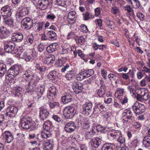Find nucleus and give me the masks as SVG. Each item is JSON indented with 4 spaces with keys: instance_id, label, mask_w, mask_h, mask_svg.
I'll return each mask as SVG.
<instances>
[{
    "instance_id": "nucleus-1",
    "label": "nucleus",
    "mask_w": 150,
    "mask_h": 150,
    "mask_svg": "<svg viewBox=\"0 0 150 150\" xmlns=\"http://www.w3.org/2000/svg\"><path fill=\"white\" fill-rule=\"evenodd\" d=\"M19 68L16 65L12 66L8 71L7 74L6 75V79L11 81L15 78L19 73Z\"/></svg>"
},
{
    "instance_id": "nucleus-2",
    "label": "nucleus",
    "mask_w": 150,
    "mask_h": 150,
    "mask_svg": "<svg viewBox=\"0 0 150 150\" xmlns=\"http://www.w3.org/2000/svg\"><path fill=\"white\" fill-rule=\"evenodd\" d=\"M124 89L118 88L116 91L115 95V97L117 98L122 105L127 103L128 101V98L124 94Z\"/></svg>"
},
{
    "instance_id": "nucleus-3",
    "label": "nucleus",
    "mask_w": 150,
    "mask_h": 150,
    "mask_svg": "<svg viewBox=\"0 0 150 150\" xmlns=\"http://www.w3.org/2000/svg\"><path fill=\"white\" fill-rule=\"evenodd\" d=\"M20 124L21 127L25 129H28L32 125L31 118L27 115L22 117L21 118Z\"/></svg>"
},
{
    "instance_id": "nucleus-4",
    "label": "nucleus",
    "mask_w": 150,
    "mask_h": 150,
    "mask_svg": "<svg viewBox=\"0 0 150 150\" xmlns=\"http://www.w3.org/2000/svg\"><path fill=\"white\" fill-rule=\"evenodd\" d=\"M146 91H145L143 89L139 88L138 89L136 96L137 100L139 101L143 102L144 100H146L149 98V93Z\"/></svg>"
},
{
    "instance_id": "nucleus-5",
    "label": "nucleus",
    "mask_w": 150,
    "mask_h": 150,
    "mask_svg": "<svg viewBox=\"0 0 150 150\" xmlns=\"http://www.w3.org/2000/svg\"><path fill=\"white\" fill-rule=\"evenodd\" d=\"M111 137L113 138H117V141L120 145H124L125 142V138L123 137L120 131H114L110 134Z\"/></svg>"
},
{
    "instance_id": "nucleus-6",
    "label": "nucleus",
    "mask_w": 150,
    "mask_h": 150,
    "mask_svg": "<svg viewBox=\"0 0 150 150\" xmlns=\"http://www.w3.org/2000/svg\"><path fill=\"white\" fill-rule=\"evenodd\" d=\"M94 73V71L92 69H89L81 71L78 74L76 79L77 80L82 81L86 78L91 76Z\"/></svg>"
},
{
    "instance_id": "nucleus-7",
    "label": "nucleus",
    "mask_w": 150,
    "mask_h": 150,
    "mask_svg": "<svg viewBox=\"0 0 150 150\" xmlns=\"http://www.w3.org/2000/svg\"><path fill=\"white\" fill-rule=\"evenodd\" d=\"M134 112L137 115H139L143 112L145 110V106L143 104L135 102L132 106Z\"/></svg>"
},
{
    "instance_id": "nucleus-8",
    "label": "nucleus",
    "mask_w": 150,
    "mask_h": 150,
    "mask_svg": "<svg viewBox=\"0 0 150 150\" xmlns=\"http://www.w3.org/2000/svg\"><path fill=\"white\" fill-rule=\"evenodd\" d=\"M75 113L74 108L71 106L65 107L64 109V115L67 119L72 118Z\"/></svg>"
},
{
    "instance_id": "nucleus-9",
    "label": "nucleus",
    "mask_w": 150,
    "mask_h": 150,
    "mask_svg": "<svg viewBox=\"0 0 150 150\" xmlns=\"http://www.w3.org/2000/svg\"><path fill=\"white\" fill-rule=\"evenodd\" d=\"M22 27L23 28L29 30L33 26V21L30 18L26 17L24 18L21 21Z\"/></svg>"
},
{
    "instance_id": "nucleus-10",
    "label": "nucleus",
    "mask_w": 150,
    "mask_h": 150,
    "mask_svg": "<svg viewBox=\"0 0 150 150\" xmlns=\"http://www.w3.org/2000/svg\"><path fill=\"white\" fill-rule=\"evenodd\" d=\"M11 6L8 5L5 6L1 8V13L4 18H6L11 16Z\"/></svg>"
},
{
    "instance_id": "nucleus-11",
    "label": "nucleus",
    "mask_w": 150,
    "mask_h": 150,
    "mask_svg": "<svg viewBox=\"0 0 150 150\" xmlns=\"http://www.w3.org/2000/svg\"><path fill=\"white\" fill-rule=\"evenodd\" d=\"M92 104L90 102L86 103L83 105L82 113L86 115H88L92 113Z\"/></svg>"
},
{
    "instance_id": "nucleus-12",
    "label": "nucleus",
    "mask_w": 150,
    "mask_h": 150,
    "mask_svg": "<svg viewBox=\"0 0 150 150\" xmlns=\"http://www.w3.org/2000/svg\"><path fill=\"white\" fill-rule=\"evenodd\" d=\"M132 117V113L130 110H125L122 113V119L124 123H128L129 120Z\"/></svg>"
},
{
    "instance_id": "nucleus-13",
    "label": "nucleus",
    "mask_w": 150,
    "mask_h": 150,
    "mask_svg": "<svg viewBox=\"0 0 150 150\" xmlns=\"http://www.w3.org/2000/svg\"><path fill=\"white\" fill-rule=\"evenodd\" d=\"M18 109L14 106L8 107L7 108V112H5V115L6 117L8 116L10 117H14L17 112Z\"/></svg>"
},
{
    "instance_id": "nucleus-14",
    "label": "nucleus",
    "mask_w": 150,
    "mask_h": 150,
    "mask_svg": "<svg viewBox=\"0 0 150 150\" xmlns=\"http://www.w3.org/2000/svg\"><path fill=\"white\" fill-rule=\"evenodd\" d=\"M50 112L47 109L40 108L39 110V117L41 120H46L50 115Z\"/></svg>"
},
{
    "instance_id": "nucleus-15",
    "label": "nucleus",
    "mask_w": 150,
    "mask_h": 150,
    "mask_svg": "<svg viewBox=\"0 0 150 150\" xmlns=\"http://www.w3.org/2000/svg\"><path fill=\"white\" fill-rule=\"evenodd\" d=\"M44 90V88L43 87L36 86L34 90V97L36 99H39L42 96Z\"/></svg>"
},
{
    "instance_id": "nucleus-16",
    "label": "nucleus",
    "mask_w": 150,
    "mask_h": 150,
    "mask_svg": "<svg viewBox=\"0 0 150 150\" xmlns=\"http://www.w3.org/2000/svg\"><path fill=\"white\" fill-rule=\"evenodd\" d=\"M3 139L8 143L11 142L13 139V137L12 133L9 131H6L3 133Z\"/></svg>"
},
{
    "instance_id": "nucleus-17",
    "label": "nucleus",
    "mask_w": 150,
    "mask_h": 150,
    "mask_svg": "<svg viewBox=\"0 0 150 150\" xmlns=\"http://www.w3.org/2000/svg\"><path fill=\"white\" fill-rule=\"evenodd\" d=\"M16 45L13 41H10L7 43L4 46V50L7 52H11L13 54Z\"/></svg>"
},
{
    "instance_id": "nucleus-18",
    "label": "nucleus",
    "mask_w": 150,
    "mask_h": 150,
    "mask_svg": "<svg viewBox=\"0 0 150 150\" xmlns=\"http://www.w3.org/2000/svg\"><path fill=\"white\" fill-rule=\"evenodd\" d=\"M104 108V107L102 104L96 103L95 104L93 113L96 114L100 113L103 111Z\"/></svg>"
},
{
    "instance_id": "nucleus-19",
    "label": "nucleus",
    "mask_w": 150,
    "mask_h": 150,
    "mask_svg": "<svg viewBox=\"0 0 150 150\" xmlns=\"http://www.w3.org/2000/svg\"><path fill=\"white\" fill-rule=\"evenodd\" d=\"M43 127L46 131L51 132L54 129V126L50 121H46L44 123Z\"/></svg>"
},
{
    "instance_id": "nucleus-20",
    "label": "nucleus",
    "mask_w": 150,
    "mask_h": 150,
    "mask_svg": "<svg viewBox=\"0 0 150 150\" xmlns=\"http://www.w3.org/2000/svg\"><path fill=\"white\" fill-rule=\"evenodd\" d=\"M102 140L96 137L91 139L90 143L91 146L94 147H98L101 143Z\"/></svg>"
},
{
    "instance_id": "nucleus-21",
    "label": "nucleus",
    "mask_w": 150,
    "mask_h": 150,
    "mask_svg": "<svg viewBox=\"0 0 150 150\" xmlns=\"http://www.w3.org/2000/svg\"><path fill=\"white\" fill-rule=\"evenodd\" d=\"M76 126L72 121H71L67 123L65 126V129L68 132H73L75 129Z\"/></svg>"
},
{
    "instance_id": "nucleus-22",
    "label": "nucleus",
    "mask_w": 150,
    "mask_h": 150,
    "mask_svg": "<svg viewBox=\"0 0 150 150\" xmlns=\"http://www.w3.org/2000/svg\"><path fill=\"white\" fill-rule=\"evenodd\" d=\"M28 9L26 8H24L22 10L17 11L16 14V18H21L28 15Z\"/></svg>"
},
{
    "instance_id": "nucleus-23",
    "label": "nucleus",
    "mask_w": 150,
    "mask_h": 150,
    "mask_svg": "<svg viewBox=\"0 0 150 150\" xmlns=\"http://www.w3.org/2000/svg\"><path fill=\"white\" fill-rule=\"evenodd\" d=\"M24 50L22 47H15L14 51L13 52V54H16L15 56L16 57H18L19 56L21 57L22 56V54L25 53L23 52Z\"/></svg>"
},
{
    "instance_id": "nucleus-24",
    "label": "nucleus",
    "mask_w": 150,
    "mask_h": 150,
    "mask_svg": "<svg viewBox=\"0 0 150 150\" xmlns=\"http://www.w3.org/2000/svg\"><path fill=\"white\" fill-rule=\"evenodd\" d=\"M23 36L21 33H14L12 34L11 38L13 41L20 42L23 39Z\"/></svg>"
},
{
    "instance_id": "nucleus-25",
    "label": "nucleus",
    "mask_w": 150,
    "mask_h": 150,
    "mask_svg": "<svg viewBox=\"0 0 150 150\" xmlns=\"http://www.w3.org/2000/svg\"><path fill=\"white\" fill-rule=\"evenodd\" d=\"M59 45L56 43H53L47 47V51L49 53H52L56 51Z\"/></svg>"
},
{
    "instance_id": "nucleus-26",
    "label": "nucleus",
    "mask_w": 150,
    "mask_h": 150,
    "mask_svg": "<svg viewBox=\"0 0 150 150\" xmlns=\"http://www.w3.org/2000/svg\"><path fill=\"white\" fill-rule=\"evenodd\" d=\"M62 102L64 104L67 103L71 102L72 99V95L69 93H66L62 97Z\"/></svg>"
},
{
    "instance_id": "nucleus-27",
    "label": "nucleus",
    "mask_w": 150,
    "mask_h": 150,
    "mask_svg": "<svg viewBox=\"0 0 150 150\" xmlns=\"http://www.w3.org/2000/svg\"><path fill=\"white\" fill-rule=\"evenodd\" d=\"M76 74L75 70H71L67 72L65 75V77L68 80H71Z\"/></svg>"
},
{
    "instance_id": "nucleus-28",
    "label": "nucleus",
    "mask_w": 150,
    "mask_h": 150,
    "mask_svg": "<svg viewBox=\"0 0 150 150\" xmlns=\"http://www.w3.org/2000/svg\"><path fill=\"white\" fill-rule=\"evenodd\" d=\"M106 88L105 85L101 84L100 88L97 90V93L100 97L103 96L106 92Z\"/></svg>"
},
{
    "instance_id": "nucleus-29",
    "label": "nucleus",
    "mask_w": 150,
    "mask_h": 150,
    "mask_svg": "<svg viewBox=\"0 0 150 150\" xmlns=\"http://www.w3.org/2000/svg\"><path fill=\"white\" fill-rule=\"evenodd\" d=\"M40 6V8L42 10L46 8L49 4L48 0H41L39 1L38 3Z\"/></svg>"
},
{
    "instance_id": "nucleus-30",
    "label": "nucleus",
    "mask_w": 150,
    "mask_h": 150,
    "mask_svg": "<svg viewBox=\"0 0 150 150\" xmlns=\"http://www.w3.org/2000/svg\"><path fill=\"white\" fill-rule=\"evenodd\" d=\"M76 13L74 11H72L69 13L67 15V20L70 23L76 19Z\"/></svg>"
},
{
    "instance_id": "nucleus-31",
    "label": "nucleus",
    "mask_w": 150,
    "mask_h": 150,
    "mask_svg": "<svg viewBox=\"0 0 150 150\" xmlns=\"http://www.w3.org/2000/svg\"><path fill=\"white\" fill-rule=\"evenodd\" d=\"M0 31L1 34L0 35V38H5L7 37L8 35V31L5 27L1 26L0 28Z\"/></svg>"
},
{
    "instance_id": "nucleus-32",
    "label": "nucleus",
    "mask_w": 150,
    "mask_h": 150,
    "mask_svg": "<svg viewBox=\"0 0 150 150\" xmlns=\"http://www.w3.org/2000/svg\"><path fill=\"white\" fill-rule=\"evenodd\" d=\"M23 77L26 81H31L33 76L31 71L27 70L23 74Z\"/></svg>"
},
{
    "instance_id": "nucleus-33",
    "label": "nucleus",
    "mask_w": 150,
    "mask_h": 150,
    "mask_svg": "<svg viewBox=\"0 0 150 150\" xmlns=\"http://www.w3.org/2000/svg\"><path fill=\"white\" fill-rule=\"evenodd\" d=\"M115 146L113 144L106 143L104 144L101 148V150H114Z\"/></svg>"
},
{
    "instance_id": "nucleus-34",
    "label": "nucleus",
    "mask_w": 150,
    "mask_h": 150,
    "mask_svg": "<svg viewBox=\"0 0 150 150\" xmlns=\"http://www.w3.org/2000/svg\"><path fill=\"white\" fill-rule=\"evenodd\" d=\"M47 38L49 40H53L56 39L57 38L56 34L53 31H49L47 33Z\"/></svg>"
},
{
    "instance_id": "nucleus-35",
    "label": "nucleus",
    "mask_w": 150,
    "mask_h": 150,
    "mask_svg": "<svg viewBox=\"0 0 150 150\" xmlns=\"http://www.w3.org/2000/svg\"><path fill=\"white\" fill-rule=\"evenodd\" d=\"M52 142L50 140H48L47 142H46L42 146L44 150H51L52 149Z\"/></svg>"
},
{
    "instance_id": "nucleus-36",
    "label": "nucleus",
    "mask_w": 150,
    "mask_h": 150,
    "mask_svg": "<svg viewBox=\"0 0 150 150\" xmlns=\"http://www.w3.org/2000/svg\"><path fill=\"white\" fill-rule=\"evenodd\" d=\"M6 71V65L3 63H0V77L4 76Z\"/></svg>"
},
{
    "instance_id": "nucleus-37",
    "label": "nucleus",
    "mask_w": 150,
    "mask_h": 150,
    "mask_svg": "<svg viewBox=\"0 0 150 150\" xmlns=\"http://www.w3.org/2000/svg\"><path fill=\"white\" fill-rule=\"evenodd\" d=\"M55 60V57L54 56H49L48 57H46L44 62L45 64H47L51 65L54 62Z\"/></svg>"
},
{
    "instance_id": "nucleus-38",
    "label": "nucleus",
    "mask_w": 150,
    "mask_h": 150,
    "mask_svg": "<svg viewBox=\"0 0 150 150\" xmlns=\"http://www.w3.org/2000/svg\"><path fill=\"white\" fill-rule=\"evenodd\" d=\"M48 104L51 109L59 107V104L58 102H54L53 100H50L48 102Z\"/></svg>"
},
{
    "instance_id": "nucleus-39",
    "label": "nucleus",
    "mask_w": 150,
    "mask_h": 150,
    "mask_svg": "<svg viewBox=\"0 0 150 150\" xmlns=\"http://www.w3.org/2000/svg\"><path fill=\"white\" fill-rule=\"evenodd\" d=\"M83 89V85L81 83L77 84L73 88V90L76 93H78L82 92Z\"/></svg>"
},
{
    "instance_id": "nucleus-40",
    "label": "nucleus",
    "mask_w": 150,
    "mask_h": 150,
    "mask_svg": "<svg viewBox=\"0 0 150 150\" xmlns=\"http://www.w3.org/2000/svg\"><path fill=\"white\" fill-rule=\"evenodd\" d=\"M143 145L145 147L150 146V137L146 136L143 138Z\"/></svg>"
},
{
    "instance_id": "nucleus-41",
    "label": "nucleus",
    "mask_w": 150,
    "mask_h": 150,
    "mask_svg": "<svg viewBox=\"0 0 150 150\" xmlns=\"http://www.w3.org/2000/svg\"><path fill=\"white\" fill-rule=\"evenodd\" d=\"M132 1L130 0L129 4L132 5V7L135 8H138L140 5V3L138 0H132Z\"/></svg>"
},
{
    "instance_id": "nucleus-42",
    "label": "nucleus",
    "mask_w": 150,
    "mask_h": 150,
    "mask_svg": "<svg viewBox=\"0 0 150 150\" xmlns=\"http://www.w3.org/2000/svg\"><path fill=\"white\" fill-rule=\"evenodd\" d=\"M35 67L41 72H45L46 70H48L50 69V67L47 69V67L44 66H42L41 64H37L35 66Z\"/></svg>"
},
{
    "instance_id": "nucleus-43",
    "label": "nucleus",
    "mask_w": 150,
    "mask_h": 150,
    "mask_svg": "<svg viewBox=\"0 0 150 150\" xmlns=\"http://www.w3.org/2000/svg\"><path fill=\"white\" fill-rule=\"evenodd\" d=\"M52 136L51 132L49 131H46L44 130V131L42 132L41 136L43 139H47Z\"/></svg>"
},
{
    "instance_id": "nucleus-44",
    "label": "nucleus",
    "mask_w": 150,
    "mask_h": 150,
    "mask_svg": "<svg viewBox=\"0 0 150 150\" xmlns=\"http://www.w3.org/2000/svg\"><path fill=\"white\" fill-rule=\"evenodd\" d=\"M34 38V37L32 35L28 36L26 39V41L25 44H28L29 45H31L33 42Z\"/></svg>"
},
{
    "instance_id": "nucleus-45",
    "label": "nucleus",
    "mask_w": 150,
    "mask_h": 150,
    "mask_svg": "<svg viewBox=\"0 0 150 150\" xmlns=\"http://www.w3.org/2000/svg\"><path fill=\"white\" fill-rule=\"evenodd\" d=\"M106 23L109 28L112 29L114 28L115 26L114 22L112 21H110L109 19H108L106 21Z\"/></svg>"
},
{
    "instance_id": "nucleus-46",
    "label": "nucleus",
    "mask_w": 150,
    "mask_h": 150,
    "mask_svg": "<svg viewBox=\"0 0 150 150\" xmlns=\"http://www.w3.org/2000/svg\"><path fill=\"white\" fill-rule=\"evenodd\" d=\"M21 58L24 59L27 61H29L32 59V57L31 56L28 55L25 53L22 54V56Z\"/></svg>"
},
{
    "instance_id": "nucleus-47",
    "label": "nucleus",
    "mask_w": 150,
    "mask_h": 150,
    "mask_svg": "<svg viewBox=\"0 0 150 150\" xmlns=\"http://www.w3.org/2000/svg\"><path fill=\"white\" fill-rule=\"evenodd\" d=\"M43 22H38L36 24L37 30L38 31H41L42 30V27L44 25Z\"/></svg>"
},
{
    "instance_id": "nucleus-48",
    "label": "nucleus",
    "mask_w": 150,
    "mask_h": 150,
    "mask_svg": "<svg viewBox=\"0 0 150 150\" xmlns=\"http://www.w3.org/2000/svg\"><path fill=\"white\" fill-rule=\"evenodd\" d=\"M55 72L52 71L50 72L48 75L47 76L48 78L50 80H53L55 79L56 77L55 73H54Z\"/></svg>"
},
{
    "instance_id": "nucleus-49",
    "label": "nucleus",
    "mask_w": 150,
    "mask_h": 150,
    "mask_svg": "<svg viewBox=\"0 0 150 150\" xmlns=\"http://www.w3.org/2000/svg\"><path fill=\"white\" fill-rule=\"evenodd\" d=\"M125 11H127L129 13L131 12H133V10L131 6L128 5H127L123 7Z\"/></svg>"
},
{
    "instance_id": "nucleus-50",
    "label": "nucleus",
    "mask_w": 150,
    "mask_h": 150,
    "mask_svg": "<svg viewBox=\"0 0 150 150\" xmlns=\"http://www.w3.org/2000/svg\"><path fill=\"white\" fill-rule=\"evenodd\" d=\"M22 89L21 88L19 87L16 89L14 93L16 96H18L21 94Z\"/></svg>"
},
{
    "instance_id": "nucleus-51",
    "label": "nucleus",
    "mask_w": 150,
    "mask_h": 150,
    "mask_svg": "<svg viewBox=\"0 0 150 150\" xmlns=\"http://www.w3.org/2000/svg\"><path fill=\"white\" fill-rule=\"evenodd\" d=\"M56 95L54 93H52L50 92L47 91V97L48 99L50 100L54 99L55 98Z\"/></svg>"
},
{
    "instance_id": "nucleus-52",
    "label": "nucleus",
    "mask_w": 150,
    "mask_h": 150,
    "mask_svg": "<svg viewBox=\"0 0 150 150\" xmlns=\"http://www.w3.org/2000/svg\"><path fill=\"white\" fill-rule=\"evenodd\" d=\"M46 18L52 21H54L56 18L55 15L53 13H50L47 15Z\"/></svg>"
},
{
    "instance_id": "nucleus-53",
    "label": "nucleus",
    "mask_w": 150,
    "mask_h": 150,
    "mask_svg": "<svg viewBox=\"0 0 150 150\" xmlns=\"http://www.w3.org/2000/svg\"><path fill=\"white\" fill-rule=\"evenodd\" d=\"M119 11L118 8L116 6H113L111 8V12L113 14H117L118 13Z\"/></svg>"
},
{
    "instance_id": "nucleus-54",
    "label": "nucleus",
    "mask_w": 150,
    "mask_h": 150,
    "mask_svg": "<svg viewBox=\"0 0 150 150\" xmlns=\"http://www.w3.org/2000/svg\"><path fill=\"white\" fill-rule=\"evenodd\" d=\"M127 88L130 93H132L133 94V95H134L135 96H136V93L135 90L132 86H129L127 87Z\"/></svg>"
},
{
    "instance_id": "nucleus-55",
    "label": "nucleus",
    "mask_w": 150,
    "mask_h": 150,
    "mask_svg": "<svg viewBox=\"0 0 150 150\" xmlns=\"http://www.w3.org/2000/svg\"><path fill=\"white\" fill-rule=\"evenodd\" d=\"M136 16L141 21H143L145 19L144 15L141 13H137Z\"/></svg>"
},
{
    "instance_id": "nucleus-56",
    "label": "nucleus",
    "mask_w": 150,
    "mask_h": 150,
    "mask_svg": "<svg viewBox=\"0 0 150 150\" xmlns=\"http://www.w3.org/2000/svg\"><path fill=\"white\" fill-rule=\"evenodd\" d=\"M6 23L9 26H12L13 24V21L11 18H8L5 21Z\"/></svg>"
},
{
    "instance_id": "nucleus-57",
    "label": "nucleus",
    "mask_w": 150,
    "mask_h": 150,
    "mask_svg": "<svg viewBox=\"0 0 150 150\" xmlns=\"http://www.w3.org/2000/svg\"><path fill=\"white\" fill-rule=\"evenodd\" d=\"M144 73H143L142 71H140L137 73V78L139 79H140L144 76Z\"/></svg>"
},
{
    "instance_id": "nucleus-58",
    "label": "nucleus",
    "mask_w": 150,
    "mask_h": 150,
    "mask_svg": "<svg viewBox=\"0 0 150 150\" xmlns=\"http://www.w3.org/2000/svg\"><path fill=\"white\" fill-rule=\"evenodd\" d=\"M47 91L56 95V89L54 86H52L49 88V90Z\"/></svg>"
},
{
    "instance_id": "nucleus-59",
    "label": "nucleus",
    "mask_w": 150,
    "mask_h": 150,
    "mask_svg": "<svg viewBox=\"0 0 150 150\" xmlns=\"http://www.w3.org/2000/svg\"><path fill=\"white\" fill-rule=\"evenodd\" d=\"M45 46L43 44L40 43L39 45L37 47V49L38 51L40 52H41L44 50Z\"/></svg>"
},
{
    "instance_id": "nucleus-60",
    "label": "nucleus",
    "mask_w": 150,
    "mask_h": 150,
    "mask_svg": "<svg viewBox=\"0 0 150 150\" xmlns=\"http://www.w3.org/2000/svg\"><path fill=\"white\" fill-rule=\"evenodd\" d=\"M142 71L144 73H150V68L144 66L142 68Z\"/></svg>"
},
{
    "instance_id": "nucleus-61",
    "label": "nucleus",
    "mask_w": 150,
    "mask_h": 150,
    "mask_svg": "<svg viewBox=\"0 0 150 150\" xmlns=\"http://www.w3.org/2000/svg\"><path fill=\"white\" fill-rule=\"evenodd\" d=\"M5 114L4 112H2L1 114H0V123H1L4 120L5 118L6 117Z\"/></svg>"
},
{
    "instance_id": "nucleus-62",
    "label": "nucleus",
    "mask_w": 150,
    "mask_h": 150,
    "mask_svg": "<svg viewBox=\"0 0 150 150\" xmlns=\"http://www.w3.org/2000/svg\"><path fill=\"white\" fill-rule=\"evenodd\" d=\"M28 88L29 89L28 91L29 92H31L32 91H34L35 88H34L33 86L32 85V84L30 81H29L28 84Z\"/></svg>"
},
{
    "instance_id": "nucleus-63",
    "label": "nucleus",
    "mask_w": 150,
    "mask_h": 150,
    "mask_svg": "<svg viewBox=\"0 0 150 150\" xmlns=\"http://www.w3.org/2000/svg\"><path fill=\"white\" fill-rule=\"evenodd\" d=\"M99 127V125H96L93 124L92 127V131L95 132H98L99 131V130L98 129V127Z\"/></svg>"
},
{
    "instance_id": "nucleus-64",
    "label": "nucleus",
    "mask_w": 150,
    "mask_h": 150,
    "mask_svg": "<svg viewBox=\"0 0 150 150\" xmlns=\"http://www.w3.org/2000/svg\"><path fill=\"white\" fill-rule=\"evenodd\" d=\"M83 126L84 128L86 129L88 128L90 126L89 122L88 121L84 122L83 123Z\"/></svg>"
}]
</instances>
